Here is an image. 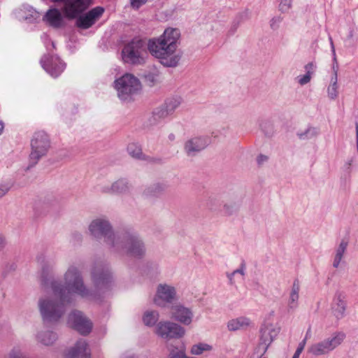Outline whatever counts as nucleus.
Wrapping results in <instances>:
<instances>
[{"mask_svg":"<svg viewBox=\"0 0 358 358\" xmlns=\"http://www.w3.org/2000/svg\"><path fill=\"white\" fill-rule=\"evenodd\" d=\"M91 278L93 289L85 284L80 265L73 263L64 274V283L61 280H52L50 287L52 294L40 297L38 301L43 322H58L65 314L67 306L74 301V295L89 300H99L102 294L110 289L113 282L108 265L103 262L95 263Z\"/></svg>","mask_w":358,"mask_h":358,"instance_id":"nucleus-1","label":"nucleus"},{"mask_svg":"<svg viewBox=\"0 0 358 358\" xmlns=\"http://www.w3.org/2000/svg\"><path fill=\"white\" fill-rule=\"evenodd\" d=\"M180 37V31L178 29L167 28L159 38L148 41V50L164 66L175 67L178 64L182 55L178 50Z\"/></svg>","mask_w":358,"mask_h":358,"instance_id":"nucleus-2","label":"nucleus"},{"mask_svg":"<svg viewBox=\"0 0 358 358\" xmlns=\"http://www.w3.org/2000/svg\"><path fill=\"white\" fill-rule=\"evenodd\" d=\"M117 238L111 250L112 252L136 258H142L145 255V244L134 231L122 229L117 233Z\"/></svg>","mask_w":358,"mask_h":358,"instance_id":"nucleus-3","label":"nucleus"},{"mask_svg":"<svg viewBox=\"0 0 358 358\" xmlns=\"http://www.w3.org/2000/svg\"><path fill=\"white\" fill-rule=\"evenodd\" d=\"M148 50L145 41L134 38L124 45L122 50V60L131 65H143L148 56Z\"/></svg>","mask_w":358,"mask_h":358,"instance_id":"nucleus-4","label":"nucleus"},{"mask_svg":"<svg viewBox=\"0 0 358 358\" xmlns=\"http://www.w3.org/2000/svg\"><path fill=\"white\" fill-rule=\"evenodd\" d=\"M88 229L94 238L97 241H103L110 250L117 239V233L120 231H117L115 233L110 222L106 217H97L93 220L90 222Z\"/></svg>","mask_w":358,"mask_h":358,"instance_id":"nucleus-5","label":"nucleus"},{"mask_svg":"<svg viewBox=\"0 0 358 358\" xmlns=\"http://www.w3.org/2000/svg\"><path fill=\"white\" fill-rule=\"evenodd\" d=\"M118 97L122 101H131L141 89L139 80L132 74L126 73L115 83Z\"/></svg>","mask_w":358,"mask_h":358,"instance_id":"nucleus-6","label":"nucleus"},{"mask_svg":"<svg viewBox=\"0 0 358 358\" xmlns=\"http://www.w3.org/2000/svg\"><path fill=\"white\" fill-rule=\"evenodd\" d=\"M31 152L29 155L28 169L35 166L48 152L50 146L48 134L44 131L35 133L31 139Z\"/></svg>","mask_w":358,"mask_h":358,"instance_id":"nucleus-7","label":"nucleus"},{"mask_svg":"<svg viewBox=\"0 0 358 358\" xmlns=\"http://www.w3.org/2000/svg\"><path fill=\"white\" fill-rule=\"evenodd\" d=\"M156 334L165 340L176 339L182 337L185 329L178 324L171 322H159L155 329Z\"/></svg>","mask_w":358,"mask_h":358,"instance_id":"nucleus-8","label":"nucleus"},{"mask_svg":"<svg viewBox=\"0 0 358 358\" xmlns=\"http://www.w3.org/2000/svg\"><path fill=\"white\" fill-rule=\"evenodd\" d=\"M279 328L272 323L265 322L260 329V342L258 350L262 355L266 352L273 339L278 336Z\"/></svg>","mask_w":358,"mask_h":358,"instance_id":"nucleus-9","label":"nucleus"},{"mask_svg":"<svg viewBox=\"0 0 358 358\" xmlns=\"http://www.w3.org/2000/svg\"><path fill=\"white\" fill-rule=\"evenodd\" d=\"M41 64L45 71L52 77H58L66 67L64 63L57 56L45 55L41 59Z\"/></svg>","mask_w":358,"mask_h":358,"instance_id":"nucleus-10","label":"nucleus"},{"mask_svg":"<svg viewBox=\"0 0 358 358\" xmlns=\"http://www.w3.org/2000/svg\"><path fill=\"white\" fill-rule=\"evenodd\" d=\"M104 8L101 6L93 8L84 15H79L76 17V24L78 27L87 29L93 26L102 16Z\"/></svg>","mask_w":358,"mask_h":358,"instance_id":"nucleus-11","label":"nucleus"},{"mask_svg":"<svg viewBox=\"0 0 358 358\" xmlns=\"http://www.w3.org/2000/svg\"><path fill=\"white\" fill-rule=\"evenodd\" d=\"M68 322L73 329L83 335L89 334L92 330L91 322L79 310H73L69 314Z\"/></svg>","mask_w":358,"mask_h":358,"instance_id":"nucleus-12","label":"nucleus"},{"mask_svg":"<svg viewBox=\"0 0 358 358\" xmlns=\"http://www.w3.org/2000/svg\"><path fill=\"white\" fill-rule=\"evenodd\" d=\"M63 12L69 19H76L89 6L90 0H65Z\"/></svg>","mask_w":358,"mask_h":358,"instance_id":"nucleus-13","label":"nucleus"},{"mask_svg":"<svg viewBox=\"0 0 358 358\" xmlns=\"http://www.w3.org/2000/svg\"><path fill=\"white\" fill-rule=\"evenodd\" d=\"M176 298V289L166 284H159L154 298V302L159 306H163L164 303H172Z\"/></svg>","mask_w":358,"mask_h":358,"instance_id":"nucleus-14","label":"nucleus"},{"mask_svg":"<svg viewBox=\"0 0 358 358\" xmlns=\"http://www.w3.org/2000/svg\"><path fill=\"white\" fill-rule=\"evenodd\" d=\"M209 143L208 138L194 137L184 144V150L188 157H194L205 149Z\"/></svg>","mask_w":358,"mask_h":358,"instance_id":"nucleus-15","label":"nucleus"},{"mask_svg":"<svg viewBox=\"0 0 358 358\" xmlns=\"http://www.w3.org/2000/svg\"><path fill=\"white\" fill-rule=\"evenodd\" d=\"M171 314L173 319L185 325L190 324L194 316L189 308L181 304L173 306L171 309Z\"/></svg>","mask_w":358,"mask_h":358,"instance_id":"nucleus-16","label":"nucleus"},{"mask_svg":"<svg viewBox=\"0 0 358 358\" xmlns=\"http://www.w3.org/2000/svg\"><path fill=\"white\" fill-rule=\"evenodd\" d=\"M15 14L19 20H24L28 23L37 22L41 17L40 13L28 4H22L15 10Z\"/></svg>","mask_w":358,"mask_h":358,"instance_id":"nucleus-17","label":"nucleus"},{"mask_svg":"<svg viewBox=\"0 0 358 358\" xmlns=\"http://www.w3.org/2000/svg\"><path fill=\"white\" fill-rule=\"evenodd\" d=\"M67 358H90V352L85 341H78L75 346L69 351Z\"/></svg>","mask_w":358,"mask_h":358,"instance_id":"nucleus-18","label":"nucleus"},{"mask_svg":"<svg viewBox=\"0 0 358 358\" xmlns=\"http://www.w3.org/2000/svg\"><path fill=\"white\" fill-rule=\"evenodd\" d=\"M127 152L133 158L138 159H145L155 164H161L162 159L161 158L148 157L145 158L142 152L141 145L136 143H131L127 146Z\"/></svg>","mask_w":358,"mask_h":358,"instance_id":"nucleus-19","label":"nucleus"},{"mask_svg":"<svg viewBox=\"0 0 358 358\" xmlns=\"http://www.w3.org/2000/svg\"><path fill=\"white\" fill-rule=\"evenodd\" d=\"M55 264L53 261H46L42 266L41 282L43 286L51 287V281L57 280L52 278L54 273Z\"/></svg>","mask_w":358,"mask_h":358,"instance_id":"nucleus-20","label":"nucleus"},{"mask_svg":"<svg viewBox=\"0 0 358 358\" xmlns=\"http://www.w3.org/2000/svg\"><path fill=\"white\" fill-rule=\"evenodd\" d=\"M223 203L222 213L224 215L230 216L238 212L240 204L236 196H227Z\"/></svg>","mask_w":358,"mask_h":358,"instance_id":"nucleus-21","label":"nucleus"},{"mask_svg":"<svg viewBox=\"0 0 358 358\" xmlns=\"http://www.w3.org/2000/svg\"><path fill=\"white\" fill-rule=\"evenodd\" d=\"M43 20L54 28H59L62 26L63 17L62 13L57 8L48 10L43 17Z\"/></svg>","mask_w":358,"mask_h":358,"instance_id":"nucleus-22","label":"nucleus"},{"mask_svg":"<svg viewBox=\"0 0 358 358\" xmlns=\"http://www.w3.org/2000/svg\"><path fill=\"white\" fill-rule=\"evenodd\" d=\"M345 295L343 292H336L333 300V309L336 317H341L343 315L345 310Z\"/></svg>","mask_w":358,"mask_h":358,"instance_id":"nucleus-23","label":"nucleus"},{"mask_svg":"<svg viewBox=\"0 0 358 358\" xmlns=\"http://www.w3.org/2000/svg\"><path fill=\"white\" fill-rule=\"evenodd\" d=\"M132 186L125 178H120L114 182L106 192L115 194H127L130 192Z\"/></svg>","mask_w":358,"mask_h":358,"instance_id":"nucleus-24","label":"nucleus"},{"mask_svg":"<svg viewBox=\"0 0 358 358\" xmlns=\"http://www.w3.org/2000/svg\"><path fill=\"white\" fill-rule=\"evenodd\" d=\"M300 285L298 279L294 280L292 286L291 292L289 293L287 306L289 310H295L298 307V301L299 298Z\"/></svg>","mask_w":358,"mask_h":358,"instance_id":"nucleus-25","label":"nucleus"},{"mask_svg":"<svg viewBox=\"0 0 358 358\" xmlns=\"http://www.w3.org/2000/svg\"><path fill=\"white\" fill-rule=\"evenodd\" d=\"M167 187V185L164 182L153 183L144 189L143 195L146 197L158 196L164 193Z\"/></svg>","mask_w":358,"mask_h":358,"instance_id":"nucleus-26","label":"nucleus"},{"mask_svg":"<svg viewBox=\"0 0 358 358\" xmlns=\"http://www.w3.org/2000/svg\"><path fill=\"white\" fill-rule=\"evenodd\" d=\"M331 351L326 339L312 344L308 349V352L315 356H322L329 354Z\"/></svg>","mask_w":358,"mask_h":358,"instance_id":"nucleus-27","label":"nucleus"},{"mask_svg":"<svg viewBox=\"0 0 358 358\" xmlns=\"http://www.w3.org/2000/svg\"><path fill=\"white\" fill-rule=\"evenodd\" d=\"M251 324L249 318L245 317H239L229 320L227 323V328L229 331H238L245 329Z\"/></svg>","mask_w":358,"mask_h":358,"instance_id":"nucleus-28","label":"nucleus"},{"mask_svg":"<svg viewBox=\"0 0 358 358\" xmlns=\"http://www.w3.org/2000/svg\"><path fill=\"white\" fill-rule=\"evenodd\" d=\"M346 338V335L343 331H335L330 336L326 338L329 348L333 351L342 344Z\"/></svg>","mask_w":358,"mask_h":358,"instance_id":"nucleus-29","label":"nucleus"},{"mask_svg":"<svg viewBox=\"0 0 358 358\" xmlns=\"http://www.w3.org/2000/svg\"><path fill=\"white\" fill-rule=\"evenodd\" d=\"M348 245V241H346L345 239H342L338 246L336 248L335 250V255L332 264L334 268H337L339 266L341 260L343 258L344 255L346 252Z\"/></svg>","mask_w":358,"mask_h":358,"instance_id":"nucleus-30","label":"nucleus"},{"mask_svg":"<svg viewBox=\"0 0 358 358\" xmlns=\"http://www.w3.org/2000/svg\"><path fill=\"white\" fill-rule=\"evenodd\" d=\"M170 115L167 112L164 105L156 108L152 113V116L150 117L149 121L150 124H156L161 122L162 120L168 117Z\"/></svg>","mask_w":358,"mask_h":358,"instance_id":"nucleus-31","label":"nucleus"},{"mask_svg":"<svg viewBox=\"0 0 358 358\" xmlns=\"http://www.w3.org/2000/svg\"><path fill=\"white\" fill-rule=\"evenodd\" d=\"M37 341L44 345H50L57 340L55 333L50 331H41L36 336Z\"/></svg>","mask_w":358,"mask_h":358,"instance_id":"nucleus-32","label":"nucleus"},{"mask_svg":"<svg viewBox=\"0 0 358 358\" xmlns=\"http://www.w3.org/2000/svg\"><path fill=\"white\" fill-rule=\"evenodd\" d=\"M249 18V13L248 10H245L242 13H238L234 21L231 23V27L228 31V35L231 36L235 34L239 25L243 21L248 20Z\"/></svg>","mask_w":358,"mask_h":358,"instance_id":"nucleus-33","label":"nucleus"},{"mask_svg":"<svg viewBox=\"0 0 358 358\" xmlns=\"http://www.w3.org/2000/svg\"><path fill=\"white\" fill-rule=\"evenodd\" d=\"M245 271H246V264L244 260H243L240 264V267L236 270H234L233 272H227L226 273V275L229 280V282L230 285H233L235 284V279L234 277L236 275H239L241 277V279L243 280L244 277L245 275Z\"/></svg>","mask_w":358,"mask_h":358,"instance_id":"nucleus-34","label":"nucleus"},{"mask_svg":"<svg viewBox=\"0 0 358 358\" xmlns=\"http://www.w3.org/2000/svg\"><path fill=\"white\" fill-rule=\"evenodd\" d=\"M182 103L180 97H173L167 99L163 103L167 112L171 115Z\"/></svg>","mask_w":358,"mask_h":358,"instance_id":"nucleus-35","label":"nucleus"},{"mask_svg":"<svg viewBox=\"0 0 358 358\" xmlns=\"http://www.w3.org/2000/svg\"><path fill=\"white\" fill-rule=\"evenodd\" d=\"M221 205V197L219 195H210L205 201V206L211 211H217Z\"/></svg>","mask_w":358,"mask_h":358,"instance_id":"nucleus-36","label":"nucleus"},{"mask_svg":"<svg viewBox=\"0 0 358 358\" xmlns=\"http://www.w3.org/2000/svg\"><path fill=\"white\" fill-rule=\"evenodd\" d=\"M159 320V313L156 310H147L143 316V323L148 327L154 326Z\"/></svg>","mask_w":358,"mask_h":358,"instance_id":"nucleus-37","label":"nucleus"},{"mask_svg":"<svg viewBox=\"0 0 358 358\" xmlns=\"http://www.w3.org/2000/svg\"><path fill=\"white\" fill-rule=\"evenodd\" d=\"M338 78L337 70L334 67V76L331 78V85L327 89L328 96L330 99H334L338 96Z\"/></svg>","mask_w":358,"mask_h":358,"instance_id":"nucleus-38","label":"nucleus"},{"mask_svg":"<svg viewBox=\"0 0 358 358\" xmlns=\"http://www.w3.org/2000/svg\"><path fill=\"white\" fill-rule=\"evenodd\" d=\"M319 134V131L315 127H308L304 131L297 133V136L301 140H308L316 137Z\"/></svg>","mask_w":358,"mask_h":358,"instance_id":"nucleus-39","label":"nucleus"},{"mask_svg":"<svg viewBox=\"0 0 358 358\" xmlns=\"http://www.w3.org/2000/svg\"><path fill=\"white\" fill-rule=\"evenodd\" d=\"M212 347L206 343H200L194 345L191 349V353L195 355H201L203 352L210 351Z\"/></svg>","mask_w":358,"mask_h":358,"instance_id":"nucleus-40","label":"nucleus"},{"mask_svg":"<svg viewBox=\"0 0 358 358\" xmlns=\"http://www.w3.org/2000/svg\"><path fill=\"white\" fill-rule=\"evenodd\" d=\"M292 0H281L279 5L280 10L282 13L288 12L291 8Z\"/></svg>","mask_w":358,"mask_h":358,"instance_id":"nucleus-41","label":"nucleus"},{"mask_svg":"<svg viewBox=\"0 0 358 358\" xmlns=\"http://www.w3.org/2000/svg\"><path fill=\"white\" fill-rule=\"evenodd\" d=\"M282 18L279 16L273 17L270 21V27L272 29L275 30L279 27Z\"/></svg>","mask_w":358,"mask_h":358,"instance_id":"nucleus-42","label":"nucleus"},{"mask_svg":"<svg viewBox=\"0 0 358 358\" xmlns=\"http://www.w3.org/2000/svg\"><path fill=\"white\" fill-rule=\"evenodd\" d=\"M297 78H298V83L301 85H304L310 81L311 76L306 73L305 75H303L302 76H299Z\"/></svg>","mask_w":358,"mask_h":358,"instance_id":"nucleus-43","label":"nucleus"},{"mask_svg":"<svg viewBox=\"0 0 358 358\" xmlns=\"http://www.w3.org/2000/svg\"><path fill=\"white\" fill-rule=\"evenodd\" d=\"M316 69V65L313 62H310L305 66V70L307 74L312 76Z\"/></svg>","mask_w":358,"mask_h":358,"instance_id":"nucleus-44","label":"nucleus"},{"mask_svg":"<svg viewBox=\"0 0 358 358\" xmlns=\"http://www.w3.org/2000/svg\"><path fill=\"white\" fill-rule=\"evenodd\" d=\"M148 0H130L131 5L133 8H138L143 4H145Z\"/></svg>","mask_w":358,"mask_h":358,"instance_id":"nucleus-45","label":"nucleus"},{"mask_svg":"<svg viewBox=\"0 0 358 358\" xmlns=\"http://www.w3.org/2000/svg\"><path fill=\"white\" fill-rule=\"evenodd\" d=\"M71 238L73 242L80 243L83 239V236L79 232H74L72 234Z\"/></svg>","mask_w":358,"mask_h":358,"instance_id":"nucleus-46","label":"nucleus"},{"mask_svg":"<svg viewBox=\"0 0 358 358\" xmlns=\"http://www.w3.org/2000/svg\"><path fill=\"white\" fill-rule=\"evenodd\" d=\"M9 187L6 185H0V198L3 197L8 192Z\"/></svg>","mask_w":358,"mask_h":358,"instance_id":"nucleus-47","label":"nucleus"},{"mask_svg":"<svg viewBox=\"0 0 358 358\" xmlns=\"http://www.w3.org/2000/svg\"><path fill=\"white\" fill-rule=\"evenodd\" d=\"M303 347H304V343L303 344H300V345L298 347V348L295 351L292 358H299V356L303 350Z\"/></svg>","mask_w":358,"mask_h":358,"instance_id":"nucleus-48","label":"nucleus"},{"mask_svg":"<svg viewBox=\"0 0 358 358\" xmlns=\"http://www.w3.org/2000/svg\"><path fill=\"white\" fill-rule=\"evenodd\" d=\"M145 78L147 81H149L150 83V84H153L156 80L155 75L152 73H149L146 75Z\"/></svg>","mask_w":358,"mask_h":358,"instance_id":"nucleus-49","label":"nucleus"},{"mask_svg":"<svg viewBox=\"0 0 358 358\" xmlns=\"http://www.w3.org/2000/svg\"><path fill=\"white\" fill-rule=\"evenodd\" d=\"M355 128H356V146H357V151L358 153V123L357 122H356Z\"/></svg>","mask_w":358,"mask_h":358,"instance_id":"nucleus-50","label":"nucleus"},{"mask_svg":"<svg viewBox=\"0 0 358 358\" xmlns=\"http://www.w3.org/2000/svg\"><path fill=\"white\" fill-rule=\"evenodd\" d=\"M267 157L265 156V155H260L258 157V159H257V161H258V163L260 164L263 162H265L267 160Z\"/></svg>","mask_w":358,"mask_h":358,"instance_id":"nucleus-51","label":"nucleus"},{"mask_svg":"<svg viewBox=\"0 0 358 358\" xmlns=\"http://www.w3.org/2000/svg\"><path fill=\"white\" fill-rule=\"evenodd\" d=\"M5 245V240L3 237L0 236V250H1Z\"/></svg>","mask_w":358,"mask_h":358,"instance_id":"nucleus-52","label":"nucleus"},{"mask_svg":"<svg viewBox=\"0 0 358 358\" xmlns=\"http://www.w3.org/2000/svg\"><path fill=\"white\" fill-rule=\"evenodd\" d=\"M121 358H136V357H134V355H131V354H127V355H124L122 356Z\"/></svg>","mask_w":358,"mask_h":358,"instance_id":"nucleus-53","label":"nucleus"},{"mask_svg":"<svg viewBox=\"0 0 358 358\" xmlns=\"http://www.w3.org/2000/svg\"><path fill=\"white\" fill-rule=\"evenodd\" d=\"M330 42H331V45L332 51H333L334 54H335V50H334V43H333L332 39L331 38H330Z\"/></svg>","mask_w":358,"mask_h":358,"instance_id":"nucleus-54","label":"nucleus"},{"mask_svg":"<svg viewBox=\"0 0 358 358\" xmlns=\"http://www.w3.org/2000/svg\"><path fill=\"white\" fill-rule=\"evenodd\" d=\"M53 3H63L65 0H50Z\"/></svg>","mask_w":358,"mask_h":358,"instance_id":"nucleus-55","label":"nucleus"},{"mask_svg":"<svg viewBox=\"0 0 358 358\" xmlns=\"http://www.w3.org/2000/svg\"><path fill=\"white\" fill-rule=\"evenodd\" d=\"M174 138H175V136L173 134H172L169 136V138L170 140H173Z\"/></svg>","mask_w":358,"mask_h":358,"instance_id":"nucleus-56","label":"nucleus"},{"mask_svg":"<svg viewBox=\"0 0 358 358\" xmlns=\"http://www.w3.org/2000/svg\"><path fill=\"white\" fill-rule=\"evenodd\" d=\"M352 162H353V160H352V159H350V160L348 162V166H349V167L351 166V164H352Z\"/></svg>","mask_w":358,"mask_h":358,"instance_id":"nucleus-57","label":"nucleus"},{"mask_svg":"<svg viewBox=\"0 0 358 358\" xmlns=\"http://www.w3.org/2000/svg\"><path fill=\"white\" fill-rule=\"evenodd\" d=\"M260 127H261V129H262V130H264V124H263V123L260 124Z\"/></svg>","mask_w":358,"mask_h":358,"instance_id":"nucleus-58","label":"nucleus"}]
</instances>
